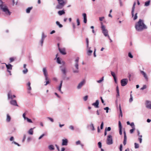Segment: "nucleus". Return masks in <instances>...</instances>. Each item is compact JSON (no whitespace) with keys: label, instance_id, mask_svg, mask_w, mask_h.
Instances as JSON below:
<instances>
[{"label":"nucleus","instance_id":"2eb2a0df","mask_svg":"<svg viewBox=\"0 0 151 151\" xmlns=\"http://www.w3.org/2000/svg\"><path fill=\"white\" fill-rule=\"evenodd\" d=\"M10 104L12 105L17 106H18L17 104V101L15 100H13L12 99L10 101Z\"/></svg>","mask_w":151,"mask_h":151},{"label":"nucleus","instance_id":"09e8293b","mask_svg":"<svg viewBox=\"0 0 151 151\" xmlns=\"http://www.w3.org/2000/svg\"><path fill=\"white\" fill-rule=\"evenodd\" d=\"M76 22L77 23V25L78 26H79L80 24V21L79 19L78 18H77L76 20Z\"/></svg>","mask_w":151,"mask_h":151},{"label":"nucleus","instance_id":"f3484780","mask_svg":"<svg viewBox=\"0 0 151 151\" xmlns=\"http://www.w3.org/2000/svg\"><path fill=\"white\" fill-rule=\"evenodd\" d=\"M119 133L120 135H122V127L121 122L120 121H119Z\"/></svg>","mask_w":151,"mask_h":151},{"label":"nucleus","instance_id":"f8f14e48","mask_svg":"<svg viewBox=\"0 0 151 151\" xmlns=\"http://www.w3.org/2000/svg\"><path fill=\"white\" fill-rule=\"evenodd\" d=\"M85 81L83 80L80 82L78 85L77 88L78 89H80L82 86L85 84Z\"/></svg>","mask_w":151,"mask_h":151},{"label":"nucleus","instance_id":"a19ab883","mask_svg":"<svg viewBox=\"0 0 151 151\" xmlns=\"http://www.w3.org/2000/svg\"><path fill=\"white\" fill-rule=\"evenodd\" d=\"M134 145V148L135 149L138 148L139 147V145L138 144L135 143Z\"/></svg>","mask_w":151,"mask_h":151},{"label":"nucleus","instance_id":"ea45409f","mask_svg":"<svg viewBox=\"0 0 151 151\" xmlns=\"http://www.w3.org/2000/svg\"><path fill=\"white\" fill-rule=\"evenodd\" d=\"M26 120L27 122L29 123H32V121L30 119H29L27 117L26 118Z\"/></svg>","mask_w":151,"mask_h":151},{"label":"nucleus","instance_id":"69168bd1","mask_svg":"<svg viewBox=\"0 0 151 151\" xmlns=\"http://www.w3.org/2000/svg\"><path fill=\"white\" fill-rule=\"evenodd\" d=\"M104 17H100L99 18V19L100 21H103V19H104Z\"/></svg>","mask_w":151,"mask_h":151},{"label":"nucleus","instance_id":"7ed1b4c3","mask_svg":"<svg viewBox=\"0 0 151 151\" xmlns=\"http://www.w3.org/2000/svg\"><path fill=\"white\" fill-rule=\"evenodd\" d=\"M101 28L104 36L106 37H109V36L108 34V31L106 29L105 26L103 24L102 22H101Z\"/></svg>","mask_w":151,"mask_h":151},{"label":"nucleus","instance_id":"4d7b16f0","mask_svg":"<svg viewBox=\"0 0 151 151\" xmlns=\"http://www.w3.org/2000/svg\"><path fill=\"white\" fill-rule=\"evenodd\" d=\"M99 147V148H101V142H99L98 143Z\"/></svg>","mask_w":151,"mask_h":151},{"label":"nucleus","instance_id":"7c9ffc66","mask_svg":"<svg viewBox=\"0 0 151 151\" xmlns=\"http://www.w3.org/2000/svg\"><path fill=\"white\" fill-rule=\"evenodd\" d=\"M48 149L50 150H54L55 149L54 147L52 145H50L48 146Z\"/></svg>","mask_w":151,"mask_h":151},{"label":"nucleus","instance_id":"9b49d317","mask_svg":"<svg viewBox=\"0 0 151 151\" xmlns=\"http://www.w3.org/2000/svg\"><path fill=\"white\" fill-rule=\"evenodd\" d=\"M16 96L15 95H12L11 92L9 91L8 93V99H12V100L13 98H15Z\"/></svg>","mask_w":151,"mask_h":151},{"label":"nucleus","instance_id":"412c9836","mask_svg":"<svg viewBox=\"0 0 151 151\" xmlns=\"http://www.w3.org/2000/svg\"><path fill=\"white\" fill-rule=\"evenodd\" d=\"M99 101L98 100H97L96 101L95 103H94L92 104V105L94 106L96 108H97L99 107Z\"/></svg>","mask_w":151,"mask_h":151},{"label":"nucleus","instance_id":"49530a36","mask_svg":"<svg viewBox=\"0 0 151 151\" xmlns=\"http://www.w3.org/2000/svg\"><path fill=\"white\" fill-rule=\"evenodd\" d=\"M23 70V73L24 74H26L28 72V70L27 68Z\"/></svg>","mask_w":151,"mask_h":151},{"label":"nucleus","instance_id":"20e7f679","mask_svg":"<svg viewBox=\"0 0 151 151\" xmlns=\"http://www.w3.org/2000/svg\"><path fill=\"white\" fill-rule=\"evenodd\" d=\"M135 27L137 31L140 32L142 31V19H139L138 22L135 24Z\"/></svg>","mask_w":151,"mask_h":151},{"label":"nucleus","instance_id":"864d4df0","mask_svg":"<svg viewBox=\"0 0 151 151\" xmlns=\"http://www.w3.org/2000/svg\"><path fill=\"white\" fill-rule=\"evenodd\" d=\"M130 125L132 128H135V126L134 125V123L133 122L131 123L130 124Z\"/></svg>","mask_w":151,"mask_h":151},{"label":"nucleus","instance_id":"5fc2aeb1","mask_svg":"<svg viewBox=\"0 0 151 151\" xmlns=\"http://www.w3.org/2000/svg\"><path fill=\"white\" fill-rule=\"evenodd\" d=\"M47 118L48 119L50 120L52 122H54V120L51 117H48Z\"/></svg>","mask_w":151,"mask_h":151},{"label":"nucleus","instance_id":"5701e85b","mask_svg":"<svg viewBox=\"0 0 151 151\" xmlns=\"http://www.w3.org/2000/svg\"><path fill=\"white\" fill-rule=\"evenodd\" d=\"M35 127L33 128H31L30 129L29 131H28V133L30 135H32L33 134V129L35 128Z\"/></svg>","mask_w":151,"mask_h":151},{"label":"nucleus","instance_id":"b1692460","mask_svg":"<svg viewBox=\"0 0 151 151\" xmlns=\"http://www.w3.org/2000/svg\"><path fill=\"white\" fill-rule=\"evenodd\" d=\"M11 117L8 114H6V122H9L11 121Z\"/></svg>","mask_w":151,"mask_h":151},{"label":"nucleus","instance_id":"393cba45","mask_svg":"<svg viewBox=\"0 0 151 151\" xmlns=\"http://www.w3.org/2000/svg\"><path fill=\"white\" fill-rule=\"evenodd\" d=\"M6 65V67L8 70H11L12 69V65L10 64H9L8 65H7L5 63Z\"/></svg>","mask_w":151,"mask_h":151},{"label":"nucleus","instance_id":"6e6552de","mask_svg":"<svg viewBox=\"0 0 151 151\" xmlns=\"http://www.w3.org/2000/svg\"><path fill=\"white\" fill-rule=\"evenodd\" d=\"M60 70L62 73L64 75H66L67 73V69L64 65L60 66Z\"/></svg>","mask_w":151,"mask_h":151},{"label":"nucleus","instance_id":"e2e57ef3","mask_svg":"<svg viewBox=\"0 0 151 151\" xmlns=\"http://www.w3.org/2000/svg\"><path fill=\"white\" fill-rule=\"evenodd\" d=\"M45 135V134H42V135H41L38 138L39 139H41Z\"/></svg>","mask_w":151,"mask_h":151},{"label":"nucleus","instance_id":"39448f33","mask_svg":"<svg viewBox=\"0 0 151 151\" xmlns=\"http://www.w3.org/2000/svg\"><path fill=\"white\" fill-rule=\"evenodd\" d=\"M59 4L56 7V9H62L64 6L65 3L63 0H57Z\"/></svg>","mask_w":151,"mask_h":151},{"label":"nucleus","instance_id":"a18cd8bd","mask_svg":"<svg viewBox=\"0 0 151 151\" xmlns=\"http://www.w3.org/2000/svg\"><path fill=\"white\" fill-rule=\"evenodd\" d=\"M128 56L130 58H133V56L130 52H129L128 53Z\"/></svg>","mask_w":151,"mask_h":151},{"label":"nucleus","instance_id":"1a4fd4ad","mask_svg":"<svg viewBox=\"0 0 151 151\" xmlns=\"http://www.w3.org/2000/svg\"><path fill=\"white\" fill-rule=\"evenodd\" d=\"M128 80L126 78H124L121 81V83L122 86H124L127 83Z\"/></svg>","mask_w":151,"mask_h":151},{"label":"nucleus","instance_id":"473e14b6","mask_svg":"<svg viewBox=\"0 0 151 151\" xmlns=\"http://www.w3.org/2000/svg\"><path fill=\"white\" fill-rule=\"evenodd\" d=\"M32 7H29L26 10V12L27 13H30L31 10L32 9Z\"/></svg>","mask_w":151,"mask_h":151},{"label":"nucleus","instance_id":"3c124183","mask_svg":"<svg viewBox=\"0 0 151 151\" xmlns=\"http://www.w3.org/2000/svg\"><path fill=\"white\" fill-rule=\"evenodd\" d=\"M81 142L80 140H78L76 142V145L81 144Z\"/></svg>","mask_w":151,"mask_h":151},{"label":"nucleus","instance_id":"cd10ccee","mask_svg":"<svg viewBox=\"0 0 151 151\" xmlns=\"http://www.w3.org/2000/svg\"><path fill=\"white\" fill-rule=\"evenodd\" d=\"M142 75L146 79V81H148V78L147 76V74L144 71H142Z\"/></svg>","mask_w":151,"mask_h":151},{"label":"nucleus","instance_id":"13d9d810","mask_svg":"<svg viewBox=\"0 0 151 151\" xmlns=\"http://www.w3.org/2000/svg\"><path fill=\"white\" fill-rule=\"evenodd\" d=\"M111 130V128L110 127H108L107 128H106L105 130H106V131H110Z\"/></svg>","mask_w":151,"mask_h":151},{"label":"nucleus","instance_id":"bf43d9fd","mask_svg":"<svg viewBox=\"0 0 151 151\" xmlns=\"http://www.w3.org/2000/svg\"><path fill=\"white\" fill-rule=\"evenodd\" d=\"M26 138V135L25 134L24 135V137L23 138L22 141L23 142H24Z\"/></svg>","mask_w":151,"mask_h":151},{"label":"nucleus","instance_id":"dca6fc26","mask_svg":"<svg viewBox=\"0 0 151 151\" xmlns=\"http://www.w3.org/2000/svg\"><path fill=\"white\" fill-rule=\"evenodd\" d=\"M146 107L148 108L151 109V102L147 101L146 102Z\"/></svg>","mask_w":151,"mask_h":151},{"label":"nucleus","instance_id":"0e129e2a","mask_svg":"<svg viewBox=\"0 0 151 151\" xmlns=\"http://www.w3.org/2000/svg\"><path fill=\"white\" fill-rule=\"evenodd\" d=\"M9 60H10V62H12L14 61V59L13 58H10Z\"/></svg>","mask_w":151,"mask_h":151},{"label":"nucleus","instance_id":"052dcab7","mask_svg":"<svg viewBox=\"0 0 151 151\" xmlns=\"http://www.w3.org/2000/svg\"><path fill=\"white\" fill-rule=\"evenodd\" d=\"M103 126H104V123H103V122H102L101 123V126H100V128L101 129H103Z\"/></svg>","mask_w":151,"mask_h":151},{"label":"nucleus","instance_id":"c85d7f7f","mask_svg":"<svg viewBox=\"0 0 151 151\" xmlns=\"http://www.w3.org/2000/svg\"><path fill=\"white\" fill-rule=\"evenodd\" d=\"M58 54H57L56 55V58L57 59V63L59 64H61V60L59 58V57H57V56H58Z\"/></svg>","mask_w":151,"mask_h":151},{"label":"nucleus","instance_id":"603ef678","mask_svg":"<svg viewBox=\"0 0 151 151\" xmlns=\"http://www.w3.org/2000/svg\"><path fill=\"white\" fill-rule=\"evenodd\" d=\"M88 98V96H86L83 97V99H84V101H86L87 100Z\"/></svg>","mask_w":151,"mask_h":151},{"label":"nucleus","instance_id":"72a5a7b5","mask_svg":"<svg viewBox=\"0 0 151 151\" xmlns=\"http://www.w3.org/2000/svg\"><path fill=\"white\" fill-rule=\"evenodd\" d=\"M93 51L90 50H88L87 52V54L88 55H91Z\"/></svg>","mask_w":151,"mask_h":151},{"label":"nucleus","instance_id":"4c0bfd02","mask_svg":"<svg viewBox=\"0 0 151 151\" xmlns=\"http://www.w3.org/2000/svg\"><path fill=\"white\" fill-rule=\"evenodd\" d=\"M104 77H103L101 79L97 81V82L99 83H101L104 80Z\"/></svg>","mask_w":151,"mask_h":151},{"label":"nucleus","instance_id":"a211bd4d","mask_svg":"<svg viewBox=\"0 0 151 151\" xmlns=\"http://www.w3.org/2000/svg\"><path fill=\"white\" fill-rule=\"evenodd\" d=\"M58 49L60 52L62 54L65 55L66 54V53L65 52V49L64 48H60L59 47Z\"/></svg>","mask_w":151,"mask_h":151},{"label":"nucleus","instance_id":"4be33fe9","mask_svg":"<svg viewBox=\"0 0 151 151\" xmlns=\"http://www.w3.org/2000/svg\"><path fill=\"white\" fill-rule=\"evenodd\" d=\"M82 16L83 18V22L86 24L87 23V21L86 14V13H83L82 14Z\"/></svg>","mask_w":151,"mask_h":151},{"label":"nucleus","instance_id":"c03bdc74","mask_svg":"<svg viewBox=\"0 0 151 151\" xmlns=\"http://www.w3.org/2000/svg\"><path fill=\"white\" fill-rule=\"evenodd\" d=\"M135 128H132V129H130V133L131 134H132L133 132L135 130Z\"/></svg>","mask_w":151,"mask_h":151},{"label":"nucleus","instance_id":"e433bc0d","mask_svg":"<svg viewBox=\"0 0 151 151\" xmlns=\"http://www.w3.org/2000/svg\"><path fill=\"white\" fill-rule=\"evenodd\" d=\"M150 1L149 0L147 1L145 3V6H148L150 4Z\"/></svg>","mask_w":151,"mask_h":151},{"label":"nucleus","instance_id":"338daca9","mask_svg":"<svg viewBox=\"0 0 151 151\" xmlns=\"http://www.w3.org/2000/svg\"><path fill=\"white\" fill-rule=\"evenodd\" d=\"M14 137L12 136L9 139L10 141H12L14 140Z\"/></svg>","mask_w":151,"mask_h":151},{"label":"nucleus","instance_id":"79ce46f5","mask_svg":"<svg viewBox=\"0 0 151 151\" xmlns=\"http://www.w3.org/2000/svg\"><path fill=\"white\" fill-rule=\"evenodd\" d=\"M146 26L142 22V29H147Z\"/></svg>","mask_w":151,"mask_h":151},{"label":"nucleus","instance_id":"f704fd0d","mask_svg":"<svg viewBox=\"0 0 151 151\" xmlns=\"http://www.w3.org/2000/svg\"><path fill=\"white\" fill-rule=\"evenodd\" d=\"M56 24L58 25L60 28H61L63 27V25L60 24L58 21H56Z\"/></svg>","mask_w":151,"mask_h":151},{"label":"nucleus","instance_id":"6ab92c4d","mask_svg":"<svg viewBox=\"0 0 151 151\" xmlns=\"http://www.w3.org/2000/svg\"><path fill=\"white\" fill-rule=\"evenodd\" d=\"M30 84L31 83L29 82L27 83V85L28 86V88H27V90H28V93L29 94L31 93L30 91L32 89L31 87L30 86Z\"/></svg>","mask_w":151,"mask_h":151},{"label":"nucleus","instance_id":"423d86ee","mask_svg":"<svg viewBox=\"0 0 151 151\" xmlns=\"http://www.w3.org/2000/svg\"><path fill=\"white\" fill-rule=\"evenodd\" d=\"M136 4V3L135 2H134V4L133 5V7L132 9V17H133V20H136L137 18V13H136L134 15V11L135 9V6Z\"/></svg>","mask_w":151,"mask_h":151},{"label":"nucleus","instance_id":"9d476101","mask_svg":"<svg viewBox=\"0 0 151 151\" xmlns=\"http://www.w3.org/2000/svg\"><path fill=\"white\" fill-rule=\"evenodd\" d=\"M47 37V36L45 35L44 33L43 32H42V37L41 40L40 41L41 46H42L43 45V41L44 39Z\"/></svg>","mask_w":151,"mask_h":151},{"label":"nucleus","instance_id":"58836bf2","mask_svg":"<svg viewBox=\"0 0 151 151\" xmlns=\"http://www.w3.org/2000/svg\"><path fill=\"white\" fill-rule=\"evenodd\" d=\"M133 101V97L132 94H130V98L129 99V101L130 103H131Z\"/></svg>","mask_w":151,"mask_h":151},{"label":"nucleus","instance_id":"ddd939ff","mask_svg":"<svg viewBox=\"0 0 151 151\" xmlns=\"http://www.w3.org/2000/svg\"><path fill=\"white\" fill-rule=\"evenodd\" d=\"M68 142V140L67 139H62V145L67 146Z\"/></svg>","mask_w":151,"mask_h":151},{"label":"nucleus","instance_id":"aec40b11","mask_svg":"<svg viewBox=\"0 0 151 151\" xmlns=\"http://www.w3.org/2000/svg\"><path fill=\"white\" fill-rule=\"evenodd\" d=\"M124 139L123 141V144L124 145H125L126 144L127 142V136L125 131L124 132Z\"/></svg>","mask_w":151,"mask_h":151},{"label":"nucleus","instance_id":"0eeeda50","mask_svg":"<svg viewBox=\"0 0 151 151\" xmlns=\"http://www.w3.org/2000/svg\"><path fill=\"white\" fill-rule=\"evenodd\" d=\"M106 143L108 145H111L113 143L112 136L111 135H108L107 136Z\"/></svg>","mask_w":151,"mask_h":151},{"label":"nucleus","instance_id":"2f4dec72","mask_svg":"<svg viewBox=\"0 0 151 151\" xmlns=\"http://www.w3.org/2000/svg\"><path fill=\"white\" fill-rule=\"evenodd\" d=\"M58 13L60 15H61L65 14V12L63 10L59 11L58 12Z\"/></svg>","mask_w":151,"mask_h":151},{"label":"nucleus","instance_id":"4468645a","mask_svg":"<svg viewBox=\"0 0 151 151\" xmlns=\"http://www.w3.org/2000/svg\"><path fill=\"white\" fill-rule=\"evenodd\" d=\"M63 81H60V84L59 86L57 88L58 90V91L60 92L63 94V92L61 90V88H62V86Z\"/></svg>","mask_w":151,"mask_h":151},{"label":"nucleus","instance_id":"c756f323","mask_svg":"<svg viewBox=\"0 0 151 151\" xmlns=\"http://www.w3.org/2000/svg\"><path fill=\"white\" fill-rule=\"evenodd\" d=\"M119 109L120 111L119 116H120L121 117H122L123 115L120 104H119Z\"/></svg>","mask_w":151,"mask_h":151},{"label":"nucleus","instance_id":"680f3d73","mask_svg":"<svg viewBox=\"0 0 151 151\" xmlns=\"http://www.w3.org/2000/svg\"><path fill=\"white\" fill-rule=\"evenodd\" d=\"M100 99H101V102L102 103L104 104V105H105V104L104 103V100H103V99H102V97H100Z\"/></svg>","mask_w":151,"mask_h":151},{"label":"nucleus","instance_id":"f257e3e1","mask_svg":"<svg viewBox=\"0 0 151 151\" xmlns=\"http://www.w3.org/2000/svg\"><path fill=\"white\" fill-rule=\"evenodd\" d=\"M0 9L4 12L6 15H9L11 14V12L9 11L6 4H4L2 1L0 0Z\"/></svg>","mask_w":151,"mask_h":151},{"label":"nucleus","instance_id":"f03ea898","mask_svg":"<svg viewBox=\"0 0 151 151\" xmlns=\"http://www.w3.org/2000/svg\"><path fill=\"white\" fill-rule=\"evenodd\" d=\"M79 60V58L78 57L75 60V69L74 68H73V71L74 73H78L79 72L78 70Z\"/></svg>","mask_w":151,"mask_h":151},{"label":"nucleus","instance_id":"c9c22d12","mask_svg":"<svg viewBox=\"0 0 151 151\" xmlns=\"http://www.w3.org/2000/svg\"><path fill=\"white\" fill-rule=\"evenodd\" d=\"M90 127L91 129L93 131L95 130L93 124L92 123H91L90 125Z\"/></svg>","mask_w":151,"mask_h":151},{"label":"nucleus","instance_id":"bb28decb","mask_svg":"<svg viewBox=\"0 0 151 151\" xmlns=\"http://www.w3.org/2000/svg\"><path fill=\"white\" fill-rule=\"evenodd\" d=\"M111 74L112 76L113 77L115 82L116 83V75L115 73L112 71H111Z\"/></svg>","mask_w":151,"mask_h":151},{"label":"nucleus","instance_id":"a878e982","mask_svg":"<svg viewBox=\"0 0 151 151\" xmlns=\"http://www.w3.org/2000/svg\"><path fill=\"white\" fill-rule=\"evenodd\" d=\"M43 72V73L44 75L45 76H47V70L45 68H44L42 69Z\"/></svg>","mask_w":151,"mask_h":151},{"label":"nucleus","instance_id":"6e6d98bb","mask_svg":"<svg viewBox=\"0 0 151 151\" xmlns=\"http://www.w3.org/2000/svg\"><path fill=\"white\" fill-rule=\"evenodd\" d=\"M86 47H88V45L89 41L88 39L87 38L86 39Z\"/></svg>","mask_w":151,"mask_h":151},{"label":"nucleus","instance_id":"37998d69","mask_svg":"<svg viewBox=\"0 0 151 151\" xmlns=\"http://www.w3.org/2000/svg\"><path fill=\"white\" fill-rule=\"evenodd\" d=\"M26 112L24 113L22 115V116L24 120H26V119L27 118L26 117Z\"/></svg>","mask_w":151,"mask_h":151},{"label":"nucleus","instance_id":"8fccbe9b","mask_svg":"<svg viewBox=\"0 0 151 151\" xmlns=\"http://www.w3.org/2000/svg\"><path fill=\"white\" fill-rule=\"evenodd\" d=\"M104 110H106V112L107 113L108 112V110L109 109V108L108 107H106L105 108H104Z\"/></svg>","mask_w":151,"mask_h":151},{"label":"nucleus","instance_id":"de8ad7c7","mask_svg":"<svg viewBox=\"0 0 151 151\" xmlns=\"http://www.w3.org/2000/svg\"><path fill=\"white\" fill-rule=\"evenodd\" d=\"M69 129H70L72 130H74V127L72 125H70L69 126Z\"/></svg>","mask_w":151,"mask_h":151},{"label":"nucleus","instance_id":"774afa93","mask_svg":"<svg viewBox=\"0 0 151 151\" xmlns=\"http://www.w3.org/2000/svg\"><path fill=\"white\" fill-rule=\"evenodd\" d=\"M147 86L146 85H143V86L142 87V90L145 89L147 88Z\"/></svg>","mask_w":151,"mask_h":151}]
</instances>
